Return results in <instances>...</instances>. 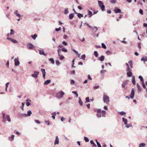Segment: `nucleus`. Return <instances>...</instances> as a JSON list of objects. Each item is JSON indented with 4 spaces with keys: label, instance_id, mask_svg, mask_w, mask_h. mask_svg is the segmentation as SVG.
Returning <instances> with one entry per match:
<instances>
[{
    "label": "nucleus",
    "instance_id": "4468645a",
    "mask_svg": "<svg viewBox=\"0 0 147 147\" xmlns=\"http://www.w3.org/2000/svg\"><path fill=\"white\" fill-rule=\"evenodd\" d=\"M27 114L26 115V114L25 115V116H30L31 115V114H32V112L30 110H29L28 111H27Z\"/></svg>",
    "mask_w": 147,
    "mask_h": 147
},
{
    "label": "nucleus",
    "instance_id": "603ef678",
    "mask_svg": "<svg viewBox=\"0 0 147 147\" xmlns=\"http://www.w3.org/2000/svg\"><path fill=\"white\" fill-rule=\"evenodd\" d=\"M55 30L56 31H58L61 30V28L60 27L59 28H56L55 29Z\"/></svg>",
    "mask_w": 147,
    "mask_h": 147
},
{
    "label": "nucleus",
    "instance_id": "5fc2aeb1",
    "mask_svg": "<svg viewBox=\"0 0 147 147\" xmlns=\"http://www.w3.org/2000/svg\"><path fill=\"white\" fill-rule=\"evenodd\" d=\"M86 100L87 102H89L90 101L89 98L87 97L86 98Z\"/></svg>",
    "mask_w": 147,
    "mask_h": 147
},
{
    "label": "nucleus",
    "instance_id": "c756f323",
    "mask_svg": "<svg viewBox=\"0 0 147 147\" xmlns=\"http://www.w3.org/2000/svg\"><path fill=\"white\" fill-rule=\"evenodd\" d=\"M119 115H125L126 114L125 113L124 111H121L119 112Z\"/></svg>",
    "mask_w": 147,
    "mask_h": 147
},
{
    "label": "nucleus",
    "instance_id": "680f3d73",
    "mask_svg": "<svg viewBox=\"0 0 147 147\" xmlns=\"http://www.w3.org/2000/svg\"><path fill=\"white\" fill-rule=\"evenodd\" d=\"M35 121L37 123L39 124L40 123V122L39 120H35Z\"/></svg>",
    "mask_w": 147,
    "mask_h": 147
},
{
    "label": "nucleus",
    "instance_id": "6e6d98bb",
    "mask_svg": "<svg viewBox=\"0 0 147 147\" xmlns=\"http://www.w3.org/2000/svg\"><path fill=\"white\" fill-rule=\"evenodd\" d=\"M45 122L48 125H49L50 124L49 121H45Z\"/></svg>",
    "mask_w": 147,
    "mask_h": 147
},
{
    "label": "nucleus",
    "instance_id": "b1692460",
    "mask_svg": "<svg viewBox=\"0 0 147 147\" xmlns=\"http://www.w3.org/2000/svg\"><path fill=\"white\" fill-rule=\"evenodd\" d=\"M101 114L102 115V116L103 117H105V113L106 111H101Z\"/></svg>",
    "mask_w": 147,
    "mask_h": 147
},
{
    "label": "nucleus",
    "instance_id": "4c0bfd02",
    "mask_svg": "<svg viewBox=\"0 0 147 147\" xmlns=\"http://www.w3.org/2000/svg\"><path fill=\"white\" fill-rule=\"evenodd\" d=\"M94 56L96 57H97L98 56V53L96 51H94Z\"/></svg>",
    "mask_w": 147,
    "mask_h": 147
},
{
    "label": "nucleus",
    "instance_id": "f8f14e48",
    "mask_svg": "<svg viewBox=\"0 0 147 147\" xmlns=\"http://www.w3.org/2000/svg\"><path fill=\"white\" fill-rule=\"evenodd\" d=\"M41 71L42 72L43 77L45 78V76L46 72L45 69H41Z\"/></svg>",
    "mask_w": 147,
    "mask_h": 147
},
{
    "label": "nucleus",
    "instance_id": "e433bc0d",
    "mask_svg": "<svg viewBox=\"0 0 147 147\" xmlns=\"http://www.w3.org/2000/svg\"><path fill=\"white\" fill-rule=\"evenodd\" d=\"M126 71L127 72H130L132 70L130 69L129 67H127L126 68Z\"/></svg>",
    "mask_w": 147,
    "mask_h": 147
},
{
    "label": "nucleus",
    "instance_id": "6e6552de",
    "mask_svg": "<svg viewBox=\"0 0 147 147\" xmlns=\"http://www.w3.org/2000/svg\"><path fill=\"white\" fill-rule=\"evenodd\" d=\"M7 39H8L11 41L12 42L14 43H18V42L16 40L12 38H7Z\"/></svg>",
    "mask_w": 147,
    "mask_h": 147
},
{
    "label": "nucleus",
    "instance_id": "6ab92c4d",
    "mask_svg": "<svg viewBox=\"0 0 147 147\" xmlns=\"http://www.w3.org/2000/svg\"><path fill=\"white\" fill-rule=\"evenodd\" d=\"M29 49H32L34 48V46L31 44H29L28 45Z\"/></svg>",
    "mask_w": 147,
    "mask_h": 147
},
{
    "label": "nucleus",
    "instance_id": "9d476101",
    "mask_svg": "<svg viewBox=\"0 0 147 147\" xmlns=\"http://www.w3.org/2000/svg\"><path fill=\"white\" fill-rule=\"evenodd\" d=\"M128 83V81H125L123 82L122 86L123 88H125V86Z\"/></svg>",
    "mask_w": 147,
    "mask_h": 147
},
{
    "label": "nucleus",
    "instance_id": "ea45409f",
    "mask_svg": "<svg viewBox=\"0 0 147 147\" xmlns=\"http://www.w3.org/2000/svg\"><path fill=\"white\" fill-rule=\"evenodd\" d=\"M10 31V34L11 35H13L14 34V31L13 29H11Z\"/></svg>",
    "mask_w": 147,
    "mask_h": 147
},
{
    "label": "nucleus",
    "instance_id": "bf43d9fd",
    "mask_svg": "<svg viewBox=\"0 0 147 147\" xmlns=\"http://www.w3.org/2000/svg\"><path fill=\"white\" fill-rule=\"evenodd\" d=\"M106 71L105 70H101L100 71V73L101 74H103L105 73Z\"/></svg>",
    "mask_w": 147,
    "mask_h": 147
},
{
    "label": "nucleus",
    "instance_id": "052dcab7",
    "mask_svg": "<svg viewBox=\"0 0 147 147\" xmlns=\"http://www.w3.org/2000/svg\"><path fill=\"white\" fill-rule=\"evenodd\" d=\"M138 48L141 49V43H139L138 44Z\"/></svg>",
    "mask_w": 147,
    "mask_h": 147
},
{
    "label": "nucleus",
    "instance_id": "58836bf2",
    "mask_svg": "<svg viewBox=\"0 0 147 147\" xmlns=\"http://www.w3.org/2000/svg\"><path fill=\"white\" fill-rule=\"evenodd\" d=\"M49 60L52 63L54 64V63H55V61H54V60L53 59V58H52L50 59H49Z\"/></svg>",
    "mask_w": 147,
    "mask_h": 147
},
{
    "label": "nucleus",
    "instance_id": "7c9ffc66",
    "mask_svg": "<svg viewBox=\"0 0 147 147\" xmlns=\"http://www.w3.org/2000/svg\"><path fill=\"white\" fill-rule=\"evenodd\" d=\"M139 78L141 82H142V83L144 82V81L143 78L141 76H139Z\"/></svg>",
    "mask_w": 147,
    "mask_h": 147
},
{
    "label": "nucleus",
    "instance_id": "f257e3e1",
    "mask_svg": "<svg viewBox=\"0 0 147 147\" xmlns=\"http://www.w3.org/2000/svg\"><path fill=\"white\" fill-rule=\"evenodd\" d=\"M103 100L105 103L108 104L110 101L109 97L106 95H104L103 97Z\"/></svg>",
    "mask_w": 147,
    "mask_h": 147
},
{
    "label": "nucleus",
    "instance_id": "f3484780",
    "mask_svg": "<svg viewBox=\"0 0 147 147\" xmlns=\"http://www.w3.org/2000/svg\"><path fill=\"white\" fill-rule=\"evenodd\" d=\"M39 53L40 55H45V54L44 53V51L42 50H39Z\"/></svg>",
    "mask_w": 147,
    "mask_h": 147
},
{
    "label": "nucleus",
    "instance_id": "09e8293b",
    "mask_svg": "<svg viewBox=\"0 0 147 147\" xmlns=\"http://www.w3.org/2000/svg\"><path fill=\"white\" fill-rule=\"evenodd\" d=\"M26 105L27 106H29L30 105V104L29 102H28V100L27 99L26 100Z\"/></svg>",
    "mask_w": 147,
    "mask_h": 147
},
{
    "label": "nucleus",
    "instance_id": "c85d7f7f",
    "mask_svg": "<svg viewBox=\"0 0 147 147\" xmlns=\"http://www.w3.org/2000/svg\"><path fill=\"white\" fill-rule=\"evenodd\" d=\"M90 143L91 144H93L92 146L93 147H95L96 146V145L94 143V141L93 140H90Z\"/></svg>",
    "mask_w": 147,
    "mask_h": 147
},
{
    "label": "nucleus",
    "instance_id": "bb28decb",
    "mask_svg": "<svg viewBox=\"0 0 147 147\" xmlns=\"http://www.w3.org/2000/svg\"><path fill=\"white\" fill-rule=\"evenodd\" d=\"M74 17V15L73 13L70 14L69 16V18L70 19H72Z\"/></svg>",
    "mask_w": 147,
    "mask_h": 147
},
{
    "label": "nucleus",
    "instance_id": "7ed1b4c3",
    "mask_svg": "<svg viewBox=\"0 0 147 147\" xmlns=\"http://www.w3.org/2000/svg\"><path fill=\"white\" fill-rule=\"evenodd\" d=\"M99 6L100 7L101 10L104 11L105 10V6L103 5V2L101 1H98Z\"/></svg>",
    "mask_w": 147,
    "mask_h": 147
},
{
    "label": "nucleus",
    "instance_id": "a211bd4d",
    "mask_svg": "<svg viewBox=\"0 0 147 147\" xmlns=\"http://www.w3.org/2000/svg\"><path fill=\"white\" fill-rule=\"evenodd\" d=\"M132 82L134 85H136V81L135 80V78L134 76L132 77Z\"/></svg>",
    "mask_w": 147,
    "mask_h": 147
},
{
    "label": "nucleus",
    "instance_id": "f03ea898",
    "mask_svg": "<svg viewBox=\"0 0 147 147\" xmlns=\"http://www.w3.org/2000/svg\"><path fill=\"white\" fill-rule=\"evenodd\" d=\"M5 114L4 113L3 114V121H5L6 120L8 121L9 122H10L11 119L9 117V115H7L6 116V117L5 118Z\"/></svg>",
    "mask_w": 147,
    "mask_h": 147
},
{
    "label": "nucleus",
    "instance_id": "f704fd0d",
    "mask_svg": "<svg viewBox=\"0 0 147 147\" xmlns=\"http://www.w3.org/2000/svg\"><path fill=\"white\" fill-rule=\"evenodd\" d=\"M88 15L89 16V18L91 17L92 15V13L91 11H88Z\"/></svg>",
    "mask_w": 147,
    "mask_h": 147
},
{
    "label": "nucleus",
    "instance_id": "a19ab883",
    "mask_svg": "<svg viewBox=\"0 0 147 147\" xmlns=\"http://www.w3.org/2000/svg\"><path fill=\"white\" fill-rule=\"evenodd\" d=\"M102 47L104 49H106V46L103 43H102Z\"/></svg>",
    "mask_w": 147,
    "mask_h": 147
},
{
    "label": "nucleus",
    "instance_id": "423d86ee",
    "mask_svg": "<svg viewBox=\"0 0 147 147\" xmlns=\"http://www.w3.org/2000/svg\"><path fill=\"white\" fill-rule=\"evenodd\" d=\"M15 65L16 66H18L20 64V62L18 58H16L14 59Z\"/></svg>",
    "mask_w": 147,
    "mask_h": 147
},
{
    "label": "nucleus",
    "instance_id": "774afa93",
    "mask_svg": "<svg viewBox=\"0 0 147 147\" xmlns=\"http://www.w3.org/2000/svg\"><path fill=\"white\" fill-rule=\"evenodd\" d=\"M143 26L147 28V24L144 23Z\"/></svg>",
    "mask_w": 147,
    "mask_h": 147
},
{
    "label": "nucleus",
    "instance_id": "69168bd1",
    "mask_svg": "<svg viewBox=\"0 0 147 147\" xmlns=\"http://www.w3.org/2000/svg\"><path fill=\"white\" fill-rule=\"evenodd\" d=\"M78 8L80 10H82V7L80 6H78Z\"/></svg>",
    "mask_w": 147,
    "mask_h": 147
},
{
    "label": "nucleus",
    "instance_id": "412c9836",
    "mask_svg": "<svg viewBox=\"0 0 147 147\" xmlns=\"http://www.w3.org/2000/svg\"><path fill=\"white\" fill-rule=\"evenodd\" d=\"M129 64L131 68H133V63L132 61V60H130L129 61Z\"/></svg>",
    "mask_w": 147,
    "mask_h": 147
},
{
    "label": "nucleus",
    "instance_id": "c03bdc74",
    "mask_svg": "<svg viewBox=\"0 0 147 147\" xmlns=\"http://www.w3.org/2000/svg\"><path fill=\"white\" fill-rule=\"evenodd\" d=\"M84 140L86 142H88L89 141V139L86 137H84Z\"/></svg>",
    "mask_w": 147,
    "mask_h": 147
},
{
    "label": "nucleus",
    "instance_id": "473e14b6",
    "mask_svg": "<svg viewBox=\"0 0 147 147\" xmlns=\"http://www.w3.org/2000/svg\"><path fill=\"white\" fill-rule=\"evenodd\" d=\"M145 144L144 143H141L139 145V147H144Z\"/></svg>",
    "mask_w": 147,
    "mask_h": 147
},
{
    "label": "nucleus",
    "instance_id": "e2e57ef3",
    "mask_svg": "<svg viewBox=\"0 0 147 147\" xmlns=\"http://www.w3.org/2000/svg\"><path fill=\"white\" fill-rule=\"evenodd\" d=\"M142 84L143 88H146V86L144 84V82L142 83Z\"/></svg>",
    "mask_w": 147,
    "mask_h": 147
},
{
    "label": "nucleus",
    "instance_id": "dca6fc26",
    "mask_svg": "<svg viewBox=\"0 0 147 147\" xmlns=\"http://www.w3.org/2000/svg\"><path fill=\"white\" fill-rule=\"evenodd\" d=\"M132 73L131 71L127 72V75L129 77H131L132 76Z\"/></svg>",
    "mask_w": 147,
    "mask_h": 147
},
{
    "label": "nucleus",
    "instance_id": "393cba45",
    "mask_svg": "<svg viewBox=\"0 0 147 147\" xmlns=\"http://www.w3.org/2000/svg\"><path fill=\"white\" fill-rule=\"evenodd\" d=\"M18 11L16 10L14 12L15 14L16 15V16L18 17H20L21 15L20 14L18 13Z\"/></svg>",
    "mask_w": 147,
    "mask_h": 147
},
{
    "label": "nucleus",
    "instance_id": "864d4df0",
    "mask_svg": "<svg viewBox=\"0 0 147 147\" xmlns=\"http://www.w3.org/2000/svg\"><path fill=\"white\" fill-rule=\"evenodd\" d=\"M24 103H22V105L21 107L20 108L22 109L23 110L24 109Z\"/></svg>",
    "mask_w": 147,
    "mask_h": 147
},
{
    "label": "nucleus",
    "instance_id": "9b49d317",
    "mask_svg": "<svg viewBox=\"0 0 147 147\" xmlns=\"http://www.w3.org/2000/svg\"><path fill=\"white\" fill-rule=\"evenodd\" d=\"M114 12L116 13H121V9L117 8H115V9L114 10Z\"/></svg>",
    "mask_w": 147,
    "mask_h": 147
},
{
    "label": "nucleus",
    "instance_id": "cd10ccee",
    "mask_svg": "<svg viewBox=\"0 0 147 147\" xmlns=\"http://www.w3.org/2000/svg\"><path fill=\"white\" fill-rule=\"evenodd\" d=\"M14 135H12L11 137L9 138V139L11 141H12L14 139Z\"/></svg>",
    "mask_w": 147,
    "mask_h": 147
},
{
    "label": "nucleus",
    "instance_id": "2f4dec72",
    "mask_svg": "<svg viewBox=\"0 0 147 147\" xmlns=\"http://www.w3.org/2000/svg\"><path fill=\"white\" fill-rule=\"evenodd\" d=\"M52 117L54 119L55 118V116L56 115V113L55 112L53 113H52Z\"/></svg>",
    "mask_w": 147,
    "mask_h": 147
},
{
    "label": "nucleus",
    "instance_id": "37998d69",
    "mask_svg": "<svg viewBox=\"0 0 147 147\" xmlns=\"http://www.w3.org/2000/svg\"><path fill=\"white\" fill-rule=\"evenodd\" d=\"M79 102L81 105H82L83 104V102L81 100L80 98H79Z\"/></svg>",
    "mask_w": 147,
    "mask_h": 147
},
{
    "label": "nucleus",
    "instance_id": "0e129e2a",
    "mask_svg": "<svg viewBox=\"0 0 147 147\" xmlns=\"http://www.w3.org/2000/svg\"><path fill=\"white\" fill-rule=\"evenodd\" d=\"M62 43L65 45H67V43L65 41H63Z\"/></svg>",
    "mask_w": 147,
    "mask_h": 147
},
{
    "label": "nucleus",
    "instance_id": "13d9d810",
    "mask_svg": "<svg viewBox=\"0 0 147 147\" xmlns=\"http://www.w3.org/2000/svg\"><path fill=\"white\" fill-rule=\"evenodd\" d=\"M56 63L57 65H59L60 64V63L58 60L56 61Z\"/></svg>",
    "mask_w": 147,
    "mask_h": 147
},
{
    "label": "nucleus",
    "instance_id": "49530a36",
    "mask_svg": "<svg viewBox=\"0 0 147 147\" xmlns=\"http://www.w3.org/2000/svg\"><path fill=\"white\" fill-rule=\"evenodd\" d=\"M68 13V8H67L65 9L64 13L65 14H67V13Z\"/></svg>",
    "mask_w": 147,
    "mask_h": 147
},
{
    "label": "nucleus",
    "instance_id": "4d7b16f0",
    "mask_svg": "<svg viewBox=\"0 0 147 147\" xmlns=\"http://www.w3.org/2000/svg\"><path fill=\"white\" fill-rule=\"evenodd\" d=\"M125 125H126V126H125L127 128L130 127L131 126V124H128L127 123V124H125Z\"/></svg>",
    "mask_w": 147,
    "mask_h": 147
},
{
    "label": "nucleus",
    "instance_id": "39448f33",
    "mask_svg": "<svg viewBox=\"0 0 147 147\" xmlns=\"http://www.w3.org/2000/svg\"><path fill=\"white\" fill-rule=\"evenodd\" d=\"M101 111L100 109H99L97 111L96 115L98 117H101Z\"/></svg>",
    "mask_w": 147,
    "mask_h": 147
},
{
    "label": "nucleus",
    "instance_id": "aec40b11",
    "mask_svg": "<svg viewBox=\"0 0 147 147\" xmlns=\"http://www.w3.org/2000/svg\"><path fill=\"white\" fill-rule=\"evenodd\" d=\"M50 80H46L44 83V84L45 85H47L49 84L51 82Z\"/></svg>",
    "mask_w": 147,
    "mask_h": 147
},
{
    "label": "nucleus",
    "instance_id": "20e7f679",
    "mask_svg": "<svg viewBox=\"0 0 147 147\" xmlns=\"http://www.w3.org/2000/svg\"><path fill=\"white\" fill-rule=\"evenodd\" d=\"M64 94V92H57L56 96L57 98H60L62 97Z\"/></svg>",
    "mask_w": 147,
    "mask_h": 147
},
{
    "label": "nucleus",
    "instance_id": "ddd939ff",
    "mask_svg": "<svg viewBox=\"0 0 147 147\" xmlns=\"http://www.w3.org/2000/svg\"><path fill=\"white\" fill-rule=\"evenodd\" d=\"M59 139L58 137L57 136L55 140V144H58L59 143Z\"/></svg>",
    "mask_w": 147,
    "mask_h": 147
},
{
    "label": "nucleus",
    "instance_id": "3c124183",
    "mask_svg": "<svg viewBox=\"0 0 147 147\" xmlns=\"http://www.w3.org/2000/svg\"><path fill=\"white\" fill-rule=\"evenodd\" d=\"M116 1V0H111V2L112 3H115Z\"/></svg>",
    "mask_w": 147,
    "mask_h": 147
},
{
    "label": "nucleus",
    "instance_id": "5701e85b",
    "mask_svg": "<svg viewBox=\"0 0 147 147\" xmlns=\"http://www.w3.org/2000/svg\"><path fill=\"white\" fill-rule=\"evenodd\" d=\"M122 120L123 122H124L125 124H127V120L125 118L123 117L122 118Z\"/></svg>",
    "mask_w": 147,
    "mask_h": 147
},
{
    "label": "nucleus",
    "instance_id": "a18cd8bd",
    "mask_svg": "<svg viewBox=\"0 0 147 147\" xmlns=\"http://www.w3.org/2000/svg\"><path fill=\"white\" fill-rule=\"evenodd\" d=\"M86 57V55H83L81 57V59L84 60Z\"/></svg>",
    "mask_w": 147,
    "mask_h": 147
},
{
    "label": "nucleus",
    "instance_id": "338daca9",
    "mask_svg": "<svg viewBox=\"0 0 147 147\" xmlns=\"http://www.w3.org/2000/svg\"><path fill=\"white\" fill-rule=\"evenodd\" d=\"M97 144L98 147H101V145L99 143L97 142Z\"/></svg>",
    "mask_w": 147,
    "mask_h": 147
},
{
    "label": "nucleus",
    "instance_id": "a878e982",
    "mask_svg": "<svg viewBox=\"0 0 147 147\" xmlns=\"http://www.w3.org/2000/svg\"><path fill=\"white\" fill-rule=\"evenodd\" d=\"M141 60L142 61H147V57H142L141 59Z\"/></svg>",
    "mask_w": 147,
    "mask_h": 147
},
{
    "label": "nucleus",
    "instance_id": "4be33fe9",
    "mask_svg": "<svg viewBox=\"0 0 147 147\" xmlns=\"http://www.w3.org/2000/svg\"><path fill=\"white\" fill-rule=\"evenodd\" d=\"M77 16L79 18H81L83 17V15L82 14L79 13H77Z\"/></svg>",
    "mask_w": 147,
    "mask_h": 147
},
{
    "label": "nucleus",
    "instance_id": "c9c22d12",
    "mask_svg": "<svg viewBox=\"0 0 147 147\" xmlns=\"http://www.w3.org/2000/svg\"><path fill=\"white\" fill-rule=\"evenodd\" d=\"M59 56L60 58V59L61 60H63L64 58V57L63 56V55H62L60 54H59Z\"/></svg>",
    "mask_w": 147,
    "mask_h": 147
},
{
    "label": "nucleus",
    "instance_id": "2eb2a0df",
    "mask_svg": "<svg viewBox=\"0 0 147 147\" xmlns=\"http://www.w3.org/2000/svg\"><path fill=\"white\" fill-rule=\"evenodd\" d=\"M105 59V57L103 55L101 56L100 57H99L98 59L101 61H104Z\"/></svg>",
    "mask_w": 147,
    "mask_h": 147
},
{
    "label": "nucleus",
    "instance_id": "79ce46f5",
    "mask_svg": "<svg viewBox=\"0 0 147 147\" xmlns=\"http://www.w3.org/2000/svg\"><path fill=\"white\" fill-rule=\"evenodd\" d=\"M9 84V82H7L5 84L6 88H5V91H7V87H8V86Z\"/></svg>",
    "mask_w": 147,
    "mask_h": 147
},
{
    "label": "nucleus",
    "instance_id": "0eeeda50",
    "mask_svg": "<svg viewBox=\"0 0 147 147\" xmlns=\"http://www.w3.org/2000/svg\"><path fill=\"white\" fill-rule=\"evenodd\" d=\"M34 73L32 74V76L34 78H36L38 76L39 74L38 72H34Z\"/></svg>",
    "mask_w": 147,
    "mask_h": 147
},
{
    "label": "nucleus",
    "instance_id": "72a5a7b5",
    "mask_svg": "<svg viewBox=\"0 0 147 147\" xmlns=\"http://www.w3.org/2000/svg\"><path fill=\"white\" fill-rule=\"evenodd\" d=\"M37 35L36 34H34V35H31V37L34 39H35L37 37Z\"/></svg>",
    "mask_w": 147,
    "mask_h": 147
},
{
    "label": "nucleus",
    "instance_id": "1a4fd4ad",
    "mask_svg": "<svg viewBox=\"0 0 147 147\" xmlns=\"http://www.w3.org/2000/svg\"><path fill=\"white\" fill-rule=\"evenodd\" d=\"M134 95V92H131V94L130 96H126V98L129 99L130 98H133Z\"/></svg>",
    "mask_w": 147,
    "mask_h": 147
},
{
    "label": "nucleus",
    "instance_id": "8fccbe9b",
    "mask_svg": "<svg viewBox=\"0 0 147 147\" xmlns=\"http://www.w3.org/2000/svg\"><path fill=\"white\" fill-rule=\"evenodd\" d=\"M139 12L141 14H143V11L142 9H140L139 10Z\"/></svg>",
    "mask_w": 147,
    "mask_h": 147
},
{
    "label": "nucleus",
    "instance_id": "de8ad7c7",
    "mask_svg": "<svg viewBox=\"0 0 147 147\" xmlns=\"http://www.w3.org/2000/svg\"><path fill=\"white\" fill-rule=\"evenodd\" d=\"M61 51H62L65 52H67V50L66 49L64 48H62L61 49Z\"/></svg>",
    "mask_w": 147,
    "mask_h": 147
}]
</instances>
